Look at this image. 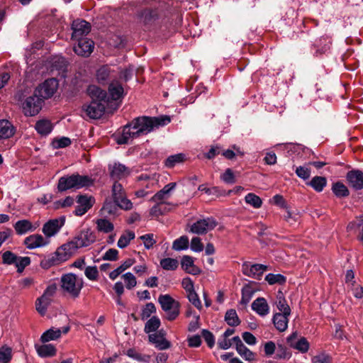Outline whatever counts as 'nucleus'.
<instances>
[{
	"instance_id": "nucleus-16",
	"label": "nucleus",
	"mask_w": 363,
	"mask_h": 363,
	"mask_svg": "<svg viewBox=\"0 0 363 363\" xmlns=\"http://www.w3.org/2000/svg\"><path fill=\"white\" fill-rule=\"evenodd\" d=\"M77 203L74 213L77 216H82L93 206L94 199L86 195H79L77 197Z\"/></svg>"
},
{
	"instance_id": "nucleus-31",
	"label": "nucleus",
	"mask_w": 363,
	"mask_h": 363,
	"mask_svg": "<svg viewBox=\"0 0 363 363\" xmlns=\"http://www.w3.org/2000/svg\"><path fill=\"white\" fill-rule=\"evenodd\" d=\"M182 267L186 272L196 275L201 272V270L194 265V259L189 255H184L181 261Z\"/></svg>"
},
{
	"instance_id": "nucleus-62",
	"label": "nucleus",
	"mask_w": 363,
	"mask_h": 363,
	"mask_svg": "<svg viewBox=\"0 0 363 363\" xmlns=\"http://www.w3.org/2000/svg\"><path fill=\"white\" fill-rule=\"evenodd\" d=\"M191 249L192 251L196 252H201L203 250V245L200 238L194 237L191 239Z\"/></svg>"
},
{
	"instance_id": "nucleus-40",
	"label": "nucleus",
	"mask_w": 363,
	"mask_h": 363,
	"mask_svg": "<svg viewBox=\"0 0 363 363\" xmlns=\"http://www.w3.org/2000/svg\"><path fill=\"white\" fill-rule=\"evenodd\" d=\"M189 245V238L186 235H182L176 239L172 244V249L176 251H181L188 249Z\"/></svg>"
},
{
	"instance_id": "nucleus-11",
	"label": "nucleus",
	"mask_w": 363,
	"mask_h": 363,
	"mask_svg": "<svg viewBox=\"0 0 363 363\" xmlns=\"http://www.w3.org/2000/svg\"><path fill=\"white\" fill-rule=\"evenodd\" d=\"M58 87V82L54 79H49L45 80L43 83L40 84L35 89V93L42 99H49L53 96Z\"/></svg>"
},
{
	"instance_id": "nucleus-3",
	"label": "nucleus",
	"mask_w": 363,
	"mask_h": 363,
	"mask_svg": "<svg viewBox=\"0 0 363 363\" xmlns=\"http://www.w3.org/2000/svg\"><path fill=\"white\" fill-rule=\"evenodd\" d=\"M94 184V180L86 175L74 174L70 176L62 177L58 180L57 189L59 191H65L70 189H81L88 187Z\"/></svg>"
},
{
	"instance_id": "nucleus-4",
	"label": "nucleus",
	"mask_w": 363,
	"mask_h": 363,
	"mask_svg": "<svg viewBox=\"0 0 363 363\" xmlns=\"http://www.w3.org/2000/svg\"><path fill=\"white\" fill-rule=\"evenodd\" d=\"M96 239L95 233L89 228H86L82 230L71 241L65 244L73 255L78 249L93 244Z\"/></svg>"
},
{
	"instance_id": "nucleus-34",
	"label": "nucleus",
	"mask_w": 363,
	"mask_h": 363,
	"mask_svg": "<svg viewBox=\"0 0 363 363\" xmlns=\"http://www.w3.org/2000/svg\"><path fill=\"white\" fill-rule=\"evenodd\" d=\"M53 128L50 121L48 119H41L36 122L35 129L41 135H47L51 133Z\"/></svg>"
},
{
	"instance_id": "nucleus-63",
	"label": "nucleus",
	"mask_w": 363,
	"mask_h": 363,
	"mask_svg": "<svg viewBox=\"0 0 363 363\" xmlns=\"http://www.w3.org/2000/svg\"><path fill=\"white\" fill-rule=\"evenodd\" d=\"M118 251L116 249L111 248L108 250L103 255L104 260L116 261L118 259Z\"/></svg>"
},
{
	"instance_id": "nucleus-18",
	"label": "nucleus",
	"mask_w": 363,
	"mask_h": 363,
	"mask_svg": "<svg viewBox=\"0 0 363 363\" xmlns=\"http://www.w3.org/2000/svg\"><path fill=\"white\" fill-rule=\"evenodd\" d=\"M77 44L74 46V52L79 56L88 57L93 52L94 43L89 38L77 40Z\"/></svg>"
},
{
	"instance_id": "nucleus-61",
	"label": "nucleus",
	"mask_w": 363,
	"mask_h": 363,
	"mask_svg": "<svg viewBox=\"0 0 363 363\" xmlns=\"http://www.w3.org/2000/svg\"><path fill=\"white\" fill-rule=\"evenodd\" d=\"M296 175L304 179H308L311 176V169L305 166H299L296 169Z\"/></svg>"
},
{
	"instance_id": "nucleus-2",
	"label": "nucleus",
	"mask_w": 363,
	"mask_h": 363,
	"mask_svg": "<svg viewBox=\"0 0 363 363\" xmlns=\"http://www.w3.org/2000/svg\"><path fill=\"white\" fill-rule=\"evenodd\" d=\"M171 118L168 116L159 117L141 116L133 119L131 123L138 136L147 135L155 128L169 124Z\"/></svg>"
},
{
	"instance_id": "nucleus-57",
	"label": "nucleus",
	"mask_w": 363,
	"mask_h": 363,
	"mask_svg": "<svg viewBox=\"0 0 363 363\" xmlns=\"http://www.w3.org/2000/svg\"><path fill=\"white\" fill-rule=\"evenodd\" d=\"M17 256L11 251H6L2 255V262L4 264H15Z\"/></svg>"
},
{
	"instance_id": "nucleus-15",
	"label": "nucleus",
	"mask_w": 363,
	"mask_h": 363,
	"mask_svg": "<svg viewBox=\"0 0 363 363\" xmlns=\"http://www.w3.org/2000/svg\"><path fill=\"white\" fill-rule=\"evenodd\" d=\"M65 222V218L64 216L49 220L43 225V233L47 238L52 237L60 231Z\"/></svg>"
},
{
	"instance_id": "nucleus-26",
	"label": "nucleus",
	"mask_w": 363,
	"mask_h": 363,
	"mask_svg": "<svg viewBox=\"0 0 363 363\" xmlns=\"http://www.w3.org/2000/svg\"><path fill=\"white\" fill-rule=\"evenodd\" d=\"M138 137L136 130L133 128L132 123L130 122L123 127L122 135L118 138L117 142L120 145L128 144L133 139Z\"/></svg>"
},
{
	"instance_id": "nucleus-32",
	"label": "nucleus",
	"mask_w": 363,
	"mask_h": 363,
	"mask_svg": "<svg viewBox=\"0 0 363 363\" xmlns=\"http://www.w3.org/2000/svg\"><path fill=\"white\" fill-rule=\"evenodd\" d=\"M176 185L175 182L167 184L152 197V200L155 202H162V200L169 197L170 192L175 189Z\"/></svg>"
},
{
	"instance_id": "nucleus-50",
	"label": "nucleus",
	"mask_w": 363,
	"mask_h": 363,
	"mask_svg": "<svg viewBox=\"0 0 363 363\" xmlns=\"http://www.w3.org/2000/svg\"><path fill=\"white\" fill-rule=\"evenodd\" d=\"M15 263L18 272H22L23 269L30 264V258L28 257H18Z\"/></svg>"
},
{
	"instance_id": "nucleus-48",
	"label": "nucleus",
	"mask_w": 363,
	"mask_h": 363,
	"mask_svg": "<svg viewBox=\"0 0 363 363\" xmlns=\"http://www.w3.org/2000/svg\"><path fill=\"white\" fill-rule=\"evenodd\" d=\"M238 353L245 359L252 361L255 359V354L250 351L244 344L236 349Z\"/></svg>"
},
{
	"instance_id": "nucleus-17",
	"label": "nucleus",
	"mask_w": 363,
	"mask_h": 363,
	"mask_svg": "<svg viewBox=\"0 0 363 363\" xmlns=\"http://www.w3.org/2000/svg\"><path fill=\"white\" fill-rule=\"evenodd\" d=\"M110 176L114 180H120L128 177L131 170L124 164L119 162H114L108 165Z\"/></svg>"
},
{
	"instance_id": "nucleus-37",
	"label": "nucleus",
	"mask_w": 363,
	"mask_h": 363,
	"mask_svg": "<svg viewBox=\"0 0 363 363\" xmlns=\"http://www.w3.org/2000/svg\"><path fill=\"white\" fill-rule=\"evenodd\" d=\"M135 238V234L132 230H125L119 238L118 241L117 242V246L119 248L123 249L126 247Z\"/></svg>"
},
{
	"instance_id": "nucleus-8",
	"label": "nucleus",
	"mask_w": 363,
	"mask_h": 363,
	"mask_svg": "<svg viewBox=\"0 0 363 363\" xmlns=\"http://www.w3.org/2000/svg\"><path fill=\"white\" fill-rule=\"evenodd\" d=\"M56 291V284H50L45 289L43 295L36 299L35 309L40 315L43 316L45 315L48 308L51 304Z\"/></svg>"
},
{
	"instance_id": "nucleus-9",
	"label": "nucleus",
	"mask_w": 363,
	"mask_h": 363,
	"mask_svg": "<svg viewBox=\"0 0 363 363\" xmlns=\"http://www.w3.org/2000/svg\"><path fill=\"white\" fill-rule=\"evenodd\" d=\"M112 195L116 205L125 211L133 208V203L126 197L123 186L116 182L112 187Z\"/></svg>"
},
{
	"instance_id": "nucleus-39",
	"label": "nucleus",
	"mask_w": 363,
	"mask_h": 363,
	"mask_svg": "<svg viewBox=\"0 0 363 363\" xmlns=\"http://www.w3.org/2000/svg\"><path fill=\"white\" fill-rule=\"evenodd\" d=\"M96 223L97 230L104 233H108L114 229L113 224L107 219H98Z\"/></svg>"
},
{
	"instance_id": "nucleus-5",
	"label": "nucleus",
	"mask_w": 363,
	"mask_h": 363,
	"mask_svg": "<svg viewBox=\"0 0 363 363\" xmlns=\"http://www.w3.org/2000/svg\"><path fill=\"white\" fill-rule=\"evenodd\" d=\"M60 283L62 290L74 298L79 296L84 286L83 279L72 273L63 274Z\"/></svg>"
},
{
	"instance_id": "nucleus-56",
	"label": "nucleus",
	"mask_w": 363,
	"mask_h": 363,
	"mask_svg": "<svg viewBox=\"0 0 363 363\" xmlns=\"http://www.w3.org/2000/svg\"><path fill=\"white\" fill-rule=\"evenodd\" d=\"M156 312V308L154 303H147L143 309L142 310L141 313V318L143 320L147 319L150 315Z\"/></svg>"
},
{
	"instance_id": "nucleus-54",
	"label": "nucleus",
	"mask_w": 363,
	"mask_h": 363,
	"mask_svg": "<svg viewBox=\"0 0 363 363\" xmlns=\"http://www.w3.org/2000/svg\"><path fill=\"white\" fill-rule=\"evenodd\" d=\"M186 296L189 302L194 305L197 309H202V304L199 299V297L195 291L187 293Z\"/></svg>"
},
{
	"instance_id": "nucleus-46",
	"label": "nucleus",
	"mask_w": 363,
	"mask_h": 363,
	"mask_svg": "<svg viewBox=\"0 0 363 363\" xmlns=\"http://www.w3.org/2000/svg\"><path fill=\"white\" fill-rule=\"evenodd\" d=\"M245 202L255 208H259L262 205V201L259 196L253 193L247 194L245 197Z\"/></svg>"
},
{
	"instance_id": "nucleus-13",
	"label": "nucleus",
	"mask_w": 363,
	"mask_h": 363,
	"mask_svg": "<svg viewBox=\"0 0 363 363\" xmlns=\"http://www.w3.org/2000/svg\"><path fill=\"white\" fill-rule=\"evenodd\" d=\"M268 269V267L262 264H251L245 262L242 265V273L249 277L260 280L264 272Z\"/></svg>"
},
{
	"instance_id": "nucleus-29",
	"label": "nucleus",
	"mask_w": 363,
	"mask_h": 363,
	"mask_svg": "<svg viewBox=\"0 0 363 363\" xmlns=\"http://www.w3.org/2000/svg\"><path fill=\"white\" fill-rule=\"evenodd\" d=\"M331 40L328 36H323L315 40L313 47L315 49V55H321L330 50Z\"/></svg>"
},
{
	"instance_id": "nucleus-10",
	"label": "nucleus",
	"mask_w": 363,
	"mask_h": 363,
	"mask_svg": "<svg viewBox=\"0 0 363 363\" xmlns=\"http://www.w3.org/2000/svg\"><path fill=\"white\" fill-rule=\"evenodd\" d=\"M43 99L34 93L33 96L26 99L22 104L23 111L26 116H34L41 110L43 106Z\"/></svg>"
},
{
	"instance_id": "nucleus-60",
	"label": "nucleus",
	"mask_w": 363,
	"mask_h": 363,
	"mask_svg": "<svg viewBox=\"0 0 363 363\" xmlns=\"http://www.w3.org/2000/svg\"><path fill=\"white\" fill-rule=\"evenodd\" d=\"M201 334L208 346L212 348L215 345V337L213 333L208 330L203 329Z\"/></svg>"
},
{
	"instance_id": "nucleus-22",
	"label": "nucleus",
	"mask_w": 363,
	"mask_h": 363,
	"mask_svg": "<svg viewBox=\"0 0 363 363\" xmlns=\"http://www.w3.org/2000/svg\"><path fill=\"white\" fill-rule=\"evenodd\" d=\"M252 310L261 317L269 313L270 308L267 300L263 297L257 298L251 305Z\"/></svg>"
},
{
	"instance_id": "nucleus-42",
	"label": "nucleus",
	"mask_w": 363,
	"mask_h": 363,
	"mask_svg": "<svg viewBox=\"0 0 363 363\" xmlns=\"http://www.w3.org/2000/svg\"><path fill=\"white\" fill-rule=\"evenodd\" d=\"M333 194L337 197H346L350 192L347 186L341 182H336L332 186Z\"/></svg>"
},
{
	"instance_id": "nucleus-58",
	"label": "nucleus",
	"mask_w": 363,
	"mask_h": 363,
	"mask_svg": "<svg viewBox=\"0 0 363 363\" xmlns=\"http://www.w3.org/2000/svg\"><path fill=\"white\" fill-rule=\"evenodd\" d=\"M312 363H332L331 357L326 353H320L311 359Z\"/></svg>"
},
{
	"instance_id": "nucleus-14",
	"label": "nucleus",
	"mask_w": 363,
	"mask_h": 363,
	"mask_svg": "<svg viewBox=\"0 0 363 363\" xmlns=\"http://www.w3.org/2000/svg\"><path fill=\"white\" fill-rule=\"evenodd\" d=\"M72 39L77 40L86 38L85 36L87 35L91 30V26L86 21L77 19L72 22Z\"/></svg>"
},
{
	"instance_id": "nucleus-41",
	"label": "nucleus",
	"mask_w": 363,
	"mask_h": 363,
	"mask_svg": "<svg viewBox=\"0 0 363 363\" xmlns=\"http://www.w3.org/2000/svg\"><path fill=\"white\" fill-rule=\"evenodd\" d=\"M225 320L230 326H238L240 323V320L235 309H230L226 311Z\"/></svg>"
},
{
	"instance_id": "nucleus-53",
	"label": "nucleus",
	"mask_w": 363,
	"mask_h": 363,
	"mask_svg": "<svg viewBox=\"0 0 363 363\" xmlns=\"http://www.w3.org/2000/svg\"><path fill=\"white\" fill-rule=\"evenodd\" d=\"M124 279L125 286L128 289H131L137 284L135 277L130 272H127L122 276Z\"/></svg>"
},
{
	"instance_id": "nucleus-64",
	"label": "nucleus",
	"mask_w": 363,
	"mask_h": 363,
	"mask_svg": "<svg viewBox=\"0 0 363 363\" xmlns=\"http://www.w3.org/2000/svg\"><path fill=\"white\" fill-rule=\"evenodd\" d=\"M67 62L62 57H57L52 62V67L58 70H62L66 67Z\"/></svg>"
},
{
	"instance_id": "nucleus-49",
	"label": "nucleus",
	"mask_w": 363,
	"mask_h": 363,
	"mask_svg": "<svg viewBox=\"0 0 363 363\" xmlns=\"http://www.w3.org/2000/svg\"><path fill=\"white\" fill-rule=\"evenodd\" d=\"M184 159V155L177 154L168 157L165 161V165L167 167H173L177 164L182 162Z\"/></svg>"
},
{
	"instance_id": "nucleus-28",
	"label": "nucleus",
	"mask_w": 363,
	"mask_h": 363,
	"mask_svg": "<svg viewBox=\"0 0 363 363\" xmlns=\"http://www.w3.org/2000/svg\"><path fill=\"white\" fill-rule=\"evenodd\" d=\"M289 315H285V313H275L274 314L272 322L277 330L284 332L287 329Z\"/></svg>"
},
{
	"instance_id": "nucleus-7",
	"label": "nucleus",
	"mask_w": 363,
	"mask_h": 363,
	"mask_svg": "<svg viewBox=\"0 0 363 363\" xmlns=\"http://www.w3.org/2000/svg\"><path fill=\"white\" fill-rule=\"evenodd\" d=\"M158 302L162 309L167 313V319L168 320H175L179 315V303L175 301L170 295H160L158 298Z\"/></svg>"
},
{
	"instance_id": "nucleus-21",
	"label": "nucleus",
	"mask_w": 363,
	"mask_h": 363,
	"mask_svg": "<svg viewBox=\"0 0 363 363\" xmlns=\"http://www.w3.org/2000/svg\"><path fill=\"white\" fill-rule=\"evenodd\" d=\"M148 339L149 341L154 344L159 350H167L171 347L170 342L164 337V333L163 330H160L158 333L150 334Z\"/></svg>"
},
{
	"instance_id": "nucleus-20",
	"label": "nucleus",
	"mask_w": 363,
	"mask_h": 363,
	"mask_svg": "<svg viewBox=\"0 0 363 363\" xmlns=\"http://www.w3.org/2000/svg\"><path fill=\"white\" fill-rule=\"evenodd\" d=\"M297 337V333L294 332L287 337L288 344L293 348L298 350L302 353H306L309 349V342L306 337H301L296 340Z\"/></svg>"
},
{
	"instance_id": "nucleus-35",
	"label": "nucleus",
	"mask_w": 363,
	"mask_h": 363,
	"mask_svg": "<svg viewBox=\"0 0 363 363\" xmlns=\"http://www.w3.org/2000/svg\"><path fill=\"white\" fill-rule=\"evenodd\" d=\"M61 329L52 328L42 334L40 337V340L42 342L44 343L52 340H56L61 337Z\"/></svg>"
},
{
	"instance_id": "nucleus-59",
	"label": "nucleus",
	"mask_w": 363,
	"mask_h": 363,
	"mask_svg": "<svg viewBox=\"0 0 363 363\" xmlns=\"http://www.w3.org/2000/svg\"><path fill=\"white\" fill-rule=\"evenodd\" d=\"M221 179L226 184H234L235 183V178L233 171L228 168L225 169L224 173L220 176Z\"/></svg>"
},
{
	"instance_id": "nucleus-30",
	"label": "nucleus",
	"mask_w": 363,
	"mask_h": 363,
	"mask_svg": "<svg viewBox=\"0 0 363 363\" xmlns=\"http://www.w3.org/2000/svg\"><path fill=\"white\" fill-rule=\"evenodd\" d=\"M16 132L13 124L7 120H0V140L11 138Z\"/></svg>"
},
{
	"instance_id": "nucleus-43",
	"label": "nucleus",
	"mask_w": 363,
	"mask_h": 363,
	"mask_svg": "<svg viewBox=\"0 0 363 363\" xmlns=\"http://www.w3.org/2000/svg\"><path fill=\"white\" fill-rule=\"evenodd\" d=\"M326 179L323 177L318 176L314 177L309 183L310 186H311L314 190L318 192L322 191L326 186Z\"/></svg>"
},
{
	"instance_id": "nucleus-36",
	"label": "nucleus",
	"mask_w": 363,
	"mask_h": 363,
	"mask_svg": "<svg viewBox=\"0 0 363 363\" xmlns=\"http://www.w3.org/2000/svg\"><path fill=\"white\" fill-rule=\"evenodd\" d=\"M38 354L41 357H50L56 354L57 350L52 344H45L36 349Z\"/></svg>"
},
{
	"instance_id": "nucleus-55",
	"label": "nucleus",
	"mask_w": 363,
	"mask_h": 363,
	"mask_svg": "<svg viewBox=\"0 0 363 363\" xmlns=\"http://www.w3.org/2000/svg\"><path fill=\"white\" fill-rule=\"evenodd\" d=\"M84 274L91 281H96L99 277L96 266H89L84 270Z\"/></svg>"
},
{
	"instance_id": "nucleus-52",
	"label": "nucleus",
	"mask_w": 363,
	"mask_h": 363,
	"mask_svg": "<svg viewBox=\"0 0 363 363\" xmlns=\"http://www.w3.org/2000/svg\"><path fill=\"white\" fill-rule=\"evenodd\" d=\"M139 238L143 241L144 246L147 250L152 248L157 242L152 233L141 235Z\"/></svg>"
},
{
	"instance_id": "nucleus-38",
	"label": "nucleus",
	"mask_w": 363,
	"mask_h": 363,
	"mask_svg": "<svg viewBox=\"0 0 363 363\" xmlns=\"http://www.w3.org/2000/svg\"><path fill=\"white\" fill-rule=\"evenodd\" d=\"M255 290L249 284L245 285L241 290V299L240 303L246 306L252 299Z\"/></svg>"
},
{
	"instance_id": "nucleus-51",
	"label": "nucleus",
	"mask_w": 363,
	"mask_h": 363,
	"mask_svg": "<svg viewBox=\"0 0 363 363\" xmlns=\"http://www.w3.org/2000/svg\"><path fill=\"white\" fill-rule=\"evenodd\" d=\"M12 357L11 349L8 347L0 348V363H9Z\"/></svg>"
},
{
	"instance_id": "nucleus-27",
	"label": "nucleus",
	"mask_w": 363,
	"mask_h": 363,
	"mask_svg": "<svg viewBox=\"0 0 363 363\" xmlns=\"http://www.w3.org/2000/svg\"><path fill=\"white\" fill-rule=\"evenodd\" d=\"M39 224L33 225L28 220H18L13 225V228L18 235H24L28 232L34 231Z\"/></svg>"
},
{
	"instance_id": "nucleus-45",
	"label": "nucleus",
	"mask_w": 363,
	"mask_h": 363,
	"mask_svg": "<svg viewBox=\"0 0 363 363\" xmlns=\"http://www.w3.org/2000/svg\"><path fill=\"white\" fill-rule=\"evenodd\" d=\"M160 266L164 270H176L179 266V262L173 258H164L160 260Z\"/></svg>"
},
{
	"instance_id": "nucleus-1",
	"label": "nucleus",
	"mask_w": 363,
	"mask_h": 363,
	"mask_svg": "<svg viewBox=\"0 0 363 363\" xmlns=\"http://www.w3.org/2000/svg\"><path fill=\"white\" fill-rule=\"evenodd\" d=\"M87 94L91 99L90 104L84 107L87 116L93 119L100 118L104 113L106 106L108 104L106 92L96 85H89Z\"/></svg>"
},
{
	"instance_id": "nucleus-12",
	"label": "nucleus",
	"mask_w": 363,
	"mask_h": 363,
	"mask_svg": "<svg viewBox=\"0 0 363 363\" xmlns=\"http://www.w3.org/2000/svg\"><path fill=\"white\" fill-rule=\"evenodd\" d=\"M218 223L213 217H207L203 219H200L195 222L190 229V232L198 234L204 235L207 232L214 229Z\"/></svg>"
},
{
	"instance_id": "nucleus-19",
	"label": "nucleus",
	"mask_w": 363,
	"mask_h": 363,
	"mask_svg": "<svg viewBox=\"0 0 363 363\" xmlns=\"http://www.w3.org/2000/svg\"><path fill=\"white\" fill-rule=\"evenodd\" d=\"M346 179L351 187L355 190L363 189V172L359 169H352L347 173Z\"/></svg>"
},
{
	"instance_id": "nucleus-23",
	"label": "nucleus",
	"mask_w": 363,
	"mask_h": 363,
	"mask_svg": "<svg viewBox=\"0 0 363 363\" xmlns=\"http://www.w3.org/2000/svg\"><path fill=\"white\" fill-rule=\"evenodd\" d=\"M48 241H47L40 234H33L29 235L26 238L23 244L26 246V247L29 250L35 249L38 247H41L48 245Z\"/></svg>"
},
{
	"instance_id": "nucleus-6",
	"label": "nucleus",
	"mask_w": 363,
	"mask_h": 363,
	"mask_svg": "<svg viewBox=\"0 0 363 363\" xmlns=\"http://www.w3.org/2000/svg\"><path fill=\"white\" fill-rule=\"evenodd\" d=\"M72 256V252L66 244H64L59 247L55 252L45 256L40 261V267L43 269H49L68 260Z\"/></svg>"
},
{
	"instance_id": "nucleus-25",
	"label": "nucleus",
	"mask_w": 363,
	"mask_h": 363,
	"mask_svg": "<svg viewBox=\"0 0 363 363\" xmlns=\"http://www.w3.org/2000/svg\"><path fill=\"white\" fill-rule=\"evenodd\" d=\"M116 77L115 72L107 65L101 67L96 74V80L99 84H105Z\"/></svg>"
},
{
	"instance_id": "nucleus-44",
	"label": "nucleus",
	"mask_w": 363,
	"mask_h": 363,
	"mask_svg": "<svg viewBox=\"0 0 363 363\" xmlns=\"http://www.w3.org/2000/svg\"><path fill=\"white\" fill-rule=\"evenodd\" d=\"M160 326V320L157 316H152L145 323L144 330L146 333L157 331Z\"/></svg>"
},
{
	"instance_id": "nucleus-33",
	"label": "nucleus",
	"mask_w": 363,
	"mask_h": 363,
	"mask_svg": "<svg viewBox=\"0 0 363 363\" xmlns=\"http://www.w3.org/2000/svg\"><path fill=\"white\" fill-rule=\"evenodd\" d=\"M276 298L275 305L280 311L279 313H285V315H291V308L287 303L284 294L281 291L277 292Z\"/></svg>"
},
{
	"instance_id": "nucleus-24",
	"label": "nucleus",
	"mask_w": 363,
	"mask_h": 363,
	"mask_svg": "<svg viewBox=\"0 0 363 363\" xmlns=\"http://www.w3.org/2000/svg\"><path fill=\"white\" fill-rule=\"evenodd\" d=\"M123 94V87L118 82L113 80L108 86V95L106 94V100L108 99V104L111 101H117L122 98Z\"/></svg>"
},
{
	"instance_id": "nucleus-47",
	"label": "nucleus",
	"mask_w": 363,
	"mask_h": 363,
	"mask_svg": "<svg viewBox=\"0 0 363 363\" xmlns=\"http://www.w3.org/2000/svg\"><path fill=\"white\" fill-rule=\"evenodd\" d=\"M265 280L269 284L273 285L275 284H283L286 282V277L281 274H268L265 277Z\"/></svg>"
}]
</instances>
